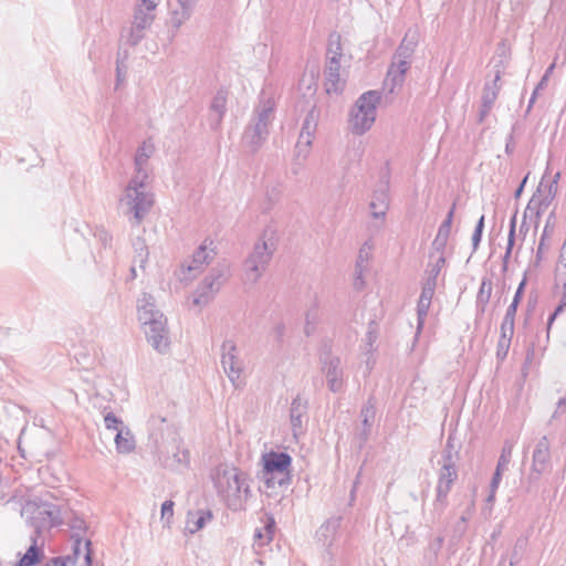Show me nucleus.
Here are the masks:
<instances>
[{"label":"nucleus","mask_w":566,"mask_h":566,"mask_svg":"<svg viewBox=\"0 0 566 566\" xmlns=\"http://www.w3.org/2000/svg\"><path fill=\"white\" fill-rule=\"evenodd\" d=\"M511 342H509L505 337H499L497 348H496V357L503 360L510 349Z\"/></svg>","instance_id":"obj_50"},{"label":"nucleus","mask_w":566,"mask_h":566,"mask_svg":"<svg viewBox=\"0 0 566 566\" xmlns=\"http://www.w3.org/2000/svg\"><path fill=\"white\" fill-rule=\"evenodd\" d=\"M554 220H555V213L551 212L547 218L546 224L544 227L539 242H538V247H537V251H536V255H535V265L536 266L543 260L545 249L548 248L546 242L551 238V235L554 231Z\"/></svg>","instance_id":"obj_33"},{"label":"nucleus","mask_w":566,"mask_h":566,"mask_svg":"<svg viewBox=\"0 0 566 566\" xmlns=\"http://www.w3.org/2000/svg\"><path fill=\"white\" fill-rule=\"evenodd\" d=\"M262 462L263 479L269 488L282 486L290 481L292 458L289 453L271 451L263 454Z\"/></svg>","instance_id":"obj_9"},{"label":"nucleus","mask_w":566,"mask_h":566,"mask_svg":"<svg viewBox=\"0 0 566 566\" xmlns=\"http://www.w3.org/2000/svg\"><path fill=\"white\" fill-rule=\"evenodd\" d=\"M306 402L302 401L301 397L297 396L293 399L290 408V420L293 431V437L296 439L302 433L303 417L306 413Z\"/></svg>","instance_id":"obj_25"},{"label":"nucleus","mask_w":566,"mask_h":566,"mask_svg":"<svg viewBox=\"0 0 566 566\" xmlns=\"http://www.w3.org/2000/svg\"><path fill=\"white\" fill-rule=\"evenodd\" d=\"M446 264V258L444 255H437L434 263L429 264L428 274H431L433 276H437L440 274L441 269Z\"/></svg>","instance_id":"obj_52"},{"label":"nucleus","mask_w":566,"mask_h":566,"mask_svg":"<svg viewBox=\"0 0 566 566\" xmlns=\"http://www.w3.org/2000/svg\"><path fill=\"white\" fill-rule=\"evenodd\" d=\"M331 57H335V61L340 60L342 57V46L339 35H336V40H333V36L329 39V45L327 48L326 59L327 62L331 61Z\"/></svg>","instance_id":"obj_42"},{"label":"nucleus","mask_w":566,"mask_h":566,"mask_svg":"<svg viewBox=\"0 0 566 566\" xmlns=\"http://www.w3.org/2000/svg\"><path fill=\"white\" fill-rule=\"evenodd\" d=\"M148 428L156 447L160 443H166V438L171 439L176 436V432L167 423V420L160 416H151L148 420Z\"/></svg>","instance_id":"obj_21"},{"label":"nucleus","mask_w":566,"mask_h":566,"mask_svg":"<svg viewBox=\"0 0 566 566\" xmlns=\"http://www.w3.org/2000/svg\"><path fill=\"white\" fill-rule=\"evenodd\" d=\"M411 59H403L398 57L396 54H394L391 65L395 66L397 70H403V74L406 75L407 71L410 69Z\"/></svg>","instance_id":"obj_54"},{"label":"nucleus","mask_w":566,"mask_h":566,"mask_svg":"<svg viewBox=\"0 0 566 566\" xmlns=\"http://www.w3.org/2000/svg\"><path fill=\"white\" fill-rule=\"evenodd\" d=\"M154 205V195L147 189L146 180L132 177L119 198V208L133 227L142 224Z\"/></svg>","instance_id":"obj_3"},{"label":"nucleus","mask_w":566,"mask_h":566,"mask_svg":"<svg viewBox=\"0 0 566 566\" xmlns=\"http://www.w3.org/2000/svg\"><path fill=\"white\" fill-rule=\"evenodd\" d=\"M437 279H438L437 276L428 274V277L426 279V282H424L422 289H429V290L434 291L436 286H437Z\"/></svg>","instance_id":"obj_62"},{"label":"nucleus","mask_w":566,"mask_h":566,"mask_svg":"<svg viewBox=\"0 0 566 566\" xmlns=\"http://www.w3.org/2000/svg\"><path fill=\"white\" fill-rule=\"evenodd\" d=\"M512 452L513 443L510 441H505L497 460L496 470L505 472L509 469V464L512 459Z\"/></svg>","instance_id":"obj_38"},{"label":"nucleus","mask_w":566,"mask_h":566,"mask_svg":"<svg viewBox=\"0 0 566 566\" xmlns=\"http://www.w3.org/2000/svg\"><path fill=\"white\" fill-rule=\"evenodd\" d=\"M552 464L551 443L546 436H543L536 443L532 457L531 473L538 478L547 472Z\"/></svg>","instance_id":"obj_16"},{"label":"nucleus","mask_w":566,"mask_h":566,"mask_svg":"<svg viewBox=\"0 0 566 566\" xmlns=\"http://www.w3.org/2000/svg\"><path fill=\"white\" fill-rule=\"evenodd\" d=\"M565 412H566V397H562L558 399L556 409L553 412L548 423L552 424L555 420H557Z\"/></svg>","instance_id":"obj_53"},{"label":"nucleus","mask_w":566,"mask_h":566,"mask_svg":"<svg viewBox=\"0 0 566 566\" xmlns=\"http://www.w3.org/2000/svg\"><path fill=\"white\" fill-rule=\"evenodd\" d=\"M73 539V554L65 557L67 565H75L80 556H83L84 566H92V551L91 541H83L80 534H72Z\"/></svg>","instance_id":"obj_22"},{"label":"nucleus","mask_w":566,"mask_h":566,"mask_svg":"<svg viewBox=\"0 0 566 566\" xmlns=\"http://www.w3.org/2000/svg\"><path fill=\"white\" fill-rule=\"evenodd\" d=\"M39 536L31 535L32 545L28 548L24 555L20 558L19 566H34L44 556L43 549L38 545Z\"/></svg>","instance_id":"obj_32"},{"label":"nucleus","mask_w":566,"mask_h":566,"mask_svg":"<svg viewBox=\"0 0 566 566\" xmlns=\"http://www.w3.org/2000/svg\"><path fill=\"white\" fill-rule=\"evenodd\" d=\"M174 505L175 503L171 500H167L161 504V521L164 522V526L170 527L174 516Z\"/></svg>","instance_id":"obj_46"},{"label":"nucleus","mask_w":566,"mask_h":566,"mask_svg":"<svg viewBox=\"0 0 566 566\" xmlns=\"http://www.w3.org/2000/svg\"><path fill=\"white\" fill-rule=\"evenodd\" d=\"M513 335H514V328L501 327L500 337H505L509 342H511Z\"/></svg>","instance_id":"obj_64"},{"label":"nucleus","mask_w":566,"mask_h":566,"mask_svg":"<svg viewBox=\"0 0 566 566\" xmlns=\"http://www.w3.org/2000/svg\"><path fill=\"white\" fill-rule=\"evenodd\" d=\"M137 311L147 342L158 353L167 352L170 345L167 318L156 307L153 295L143 293L137 302Z\"/></svg>","instance_id":"obj_2"},{"label":"nucleus","mask_w":566,"mask_h":566,"mask_svg":"<svg viewBox=\"0 0 566 566\" xmlns=\"http://www.w3.org/2000/svg\"><path fill=\"white\" fill-rule=\"evenodd\" d=\"M452 449L453 446L451 443V439L449 438L447 441L446 450L443 451L441 460L439 461V463H441V468L436 488V500L433 502L434 511L439 513H442L447 507L448 495L454 481L458 478V471Z\"/></svg>","instance_id":"obj_7"},{"label":"nucleus","mask_w":566,"mask_h":566,"mask_svg":"<svg viewBox=\"0 0 566 566\" xmlns=\"http://www.w3.org/2000/svg\"><path fill=\"white\" fill-rule=\"evenodd\" d=\"M492 294V281L488 277H483L478 295H476V307L484 312Z\"/></svg>","instance_id":"obj_37"},{"label":"nucleus","mask_w":566,"mask_h":566,"mask_svg":"<svg viewBox=\"0 0 566 566\" xmlns=\"http://www.w3.org/2000/svg\"><path fill=\"white\" fill-rule=\"evenodd\" d=\"M543 350L544 348H536L535 345L532 343L526 349V361L532 364L543 354Z\"/></svg>","instance_id":"obj_56"},{"label":"nucleus","mask_w":566,"mask_h":566,"mask_svg":"<svg viewBox=\"0 0 566 566\" xmlns=\"http://www.w3.org/2000/svg\"><path fill=\"white\" fill-rule=\"evenodd\" d=\"M322 316L323 312L321 310L318 298L317 296H315L305 313L304 333L306 334V336H311L314 334L316 325L321 322Z\"/></svg>","instance_id":"obj_29"},{"label":"nucleus","mask_w":566,"mask_h":566,"mask_svg":"<svg viewBox=\"0 0 566 566\" xmlns=\"http://www.w3.org/2000/svg\"><path fill=\"white\" fill-rule=\"evenodd\" d=\"M275 103L271 97L261 98L254 109V116L243 133V144L256 151L269 136V127L274 119Z\"/></svg>","instance_id":"obj_5"},{"label":"nucleus","mask_w":566,"mask_h":566,"mask_svg":"<svg viewBox=\"0 0 566 566\" xmlns=\"http://www.w3.org/2000/svg\"><path fill=\"white\" fill-rule=\"evenodd\" d=\"M22 515L33 528V536H42L44 531L63 524V517L59 505L43 500L27 502L22 509Z\"/></svg>","instance_id":"obj_4"},{"label":"nucleus","mask_w":566,"mask_h":566,"mask_svg":"<svg viewBox=\"0 0 566 566\" xmlns=\"http://www.w3.org/2000/svg\"><path fill=\"white\" fill-rule=\"evenodd\" d=\"M222 284V273L220 271H212L195 291L192 304L199 307L207 305Z\"/></svg>","instance_id":"obj_14"},{"label":"nucleus","mask_w":566,"mask_h":566,"mask_svg":"<svg viewBox=\"0 0 566 566\" xmlns=\"http://www.w3.org/2000/svg\"><path fill=\"white\" fill-rule=\"evenodd\" d=\"M321 364L328 389L335 394L340 392L344 388V370L340 358L325 353L321 356Z\"/></svg>","instance_id":"obj_13"},{"label":"nucleus","mask_w":566,"mask_h":566,"mask_svg":"<svg viewBox=\"0 0 566 566\" xmlns=\"http://www.w3.org/2000/svg\"><path fill=\"white\" fill-rule=\"evenodd\" d=\"M419 34L417 30H408L396 51V55L403 59H411L418 45Z\"/></svg>","instance_id":"obj_30"},{"label":"nucleus","mask_w":566,"mask_h":566,"mask_svg":"<svg viewBox=\"0 0 566 566\" xmlns=\"http://www.w3.org/2000/svg\"><path fill=\"white\" fill-rule=\"evenodd\" d=\"M221 365L233 386L241 385L243 361L239 358V350L233 340L227 339L221 345Z\"/></svg>","instance_id":"obj_12"},{"label":"nucleus","mask_w":566,"mask_h":566,"mask_svg":"<svg viewBox=\"0 0 566 566\" xmlns=\"http://www.w3.org/2000/svg\"><path fill=\"white\" fill-rule=\"evenodd\" d=\"M566 307V281L564 282V291H563V295H562V298H560V303L559 305L555 308V311L549 315L548 317V321H547V332L549 331L553 322L555 321V318L564 311V308ZM548 339V334L546 335V340Z\"/></svg>","instance_id":"obj_48"},{"label":"nucleus","mask_w":566,"mask_h":566,"mask_svg":"<svg viewBox=\"0 0 566 566\" xmlns=\"http://www.w3.org/2000/svg\"><path fill=\"white\" fill-rule=\"evenodd\" d=\"M214 256L212 251H208L206 245H200L192 255L191 263L187 266L188 272H198L202 265L209 263Z\"/></svg>","instance_id":"obj_35"},{"label":"nucleus","mask_w":566,"mask_h":566,"mask_svg":"<svg viewBox=\"0 0 566 566\" xmlns=\"http://www.w3.org/2000/svg\"><path fill=\"white\" fill-rule=\"evenodd\" d=\"M361 422L364 427H371L375 418V407L368 402L360 411Z\"/></svg>","instance_id":"obj_47"},{"label":"nucleus","mask_w":566,"mask_h":566,"mask_svg":"<svg viewBox=\"0 0 566 566\" xmlns=\"http://www.w3.org/2000/svg\"><path fill=\"white\" fill-rule=\"evenodd\" d=\"M433 294H434V291L429 290V289H422L419 298L431 303Z\"/></svg>","instance_id":"obj_63"},{"label":"nucleus","mask_w":566,"mask_h":566,"mask_svg":"<svg viewBox=\"0 0 566 566\" xmlns=\"http://www.w3.org/2000/svg\"><path fill=\"white\" fill-rule=\"evenodd\" d=\"M318 119L319 111L316 109L315 106H313L304 118L298 138L305 139L306 143H313V138L315 136L316 128L318 125Z\"/></svg>","instance_id":"obj_28"},{"label":"nucleus","mask_w":566,"mask_h":566,"mask_svg":"<svg viewBox=\"0 0 566 566\" xmlns=\"http://www.w3.org/2000/svg\"><path fill=\"white\" fill-rule=\"evenodd\" d=\"M212 520L211 511L198 510L189 511L186 521V531L190 534L199 532Z\"/></svg>","instance_id":"obj_26"},{"label":"nucleus","mask_w":566,"mask_h":566,"mask_svg":"<svg viewBox=\"0 0 566 566\" xmlns=\"http://www.w3.org/2000/svg\"><path fill=\"white\" fill-rule=\"evenodd\" d=\"M153 145L143 143L140 147H138L135 155V175L133 177H140V179L147 180L148 174L146 170V165L148 159L153 154Z\"/></svg>","instance_id":"obj_27"},{"label":"nucleus","mask_w":566,"mask_h":566,"mask_svg":"<svg viewBox=\"0 0 566 566\" xmlns=\"http://www.w3.org/2000/svg\"><path fill=\"white\" fill-rule=\"evenodd\" d=\"M198 0H169L170 20L178 29L190 19Z\"/></svg>","instance_id":"obj_20"},{"label":"nucleus","mask_w":566,"mask_h":566,"mask_svg":"<svg viewBox=\"0 0 566 566\" xmlns=\"http://www.w3.org/2000/svg\"><path fill=\"white\" fill-rule=\"evenodd\" d=\"M389 177L384 176L378 186L373 191L371 200L369 203L373 218L384 220L389 209Z\"/></svg>","instance_id":"obj_15"},{"label":"nucleus","mask_w":566,"mask_h":566,"mask_svg":"<svg viewBox=\"0 0 566 566\" xmlns=\"http://www.w3.org/2000/svg\"><path fill=\"white\" fill-rule=\"evenodd\" d=\"M502 474H503V471H500V470H496L495 469V472L493 474V478L491 480V484H490V489H491V493L488 497V501H492L493 497H494V494L500 485V482L502 480Z\"/></svg>","instance_id":"obj_55"},{"label":"nucleus","mask_w":566,"mask_h":566,"mask_svg":"<svg viewBox=\"0 0 566 566\" xmlns=\"http://www.w3.org/2000/svg\"><path fill=\"white\" fill-rule=\"evenodd\" d=\"M217 493L232 511L244 507L251 497V478L248 472L228 464H219L212 473Z\"/></svg>","instance_id":"obj_1"},{"label":"nucleus","mask_w":566,"mask_h":566,"mask_svg":"<svg viewBox=\"0 0 566 566\" xmlns=\"http://www.w3.org/2000/svg\"><path fill=\"white\" fill-rule=\"evenodd\" d=\"M311 146H312V143H306L305 139H297V143H296V156L298 158H303V159H306L308 154H310V149H311Z\"/></svg>","instance_id":"obj_51"},{"label":"nucleus","mask_w":566,"mask_h":566,"mask_svg":"<svg viewBox=\"0 0 566 566\" xmlns=\"http://www.w3.org/2000/svg\"><path fill=\"white\" fill-rule=\"evenodd\" d=\"M501 78V72L497 71L492 83H486L483 87L481 96V108L479 111V123H483L490 114L500 92L499 81Z\"/></svg>","instance_id":"obj_19"},{"label":"nucleus","mask_w":566,"mask_h":566,"mask_svg":"<svg viewBox=\"0 0 566 566\" xmlns=\"http://www.w3.org/2000/svg\"><path fill=\"white\" fill-rule=\"evenodd\" d=\"M115 444L119 453H129L135 449V439L128 427L118 430L115 436Z\"/></svg>","instance_id":"obj_34"},{"label":"nucleus","mask_w":566,"mask_h":566,"mask_svg":"<svg viewBox=\"0 0 566 566\" xmlns=\"http://www.w3.org/2000/svg\"><path fill=\"white\" fill-rule=\"evenodd\" d=\"M449 238H441L440 235H436L430 251V259H434L437 255H444V250L447 248Z\"/></svg>","instance_id":"obj_45"},{"label":"nucleus","mask_w":566,"mask_h":566,"mask_svg":"<svg viewBox=\"0 0 566 566\" xmlns=\"http://www.w3.org/2000/svg\"><path fill=\"white\" fill-rule=\"evenodd\" d=\"M454 211H455V203H453L452 207L450 208V210L448 211L444 220L442 221V223L440 224V227L438 229L437 235H440L441 238L442 237L449 238L450 232H451Z\"/></svg>","instance_id":"obj_39"},{"label":"nucleus","mask_w":566,"mask_h":566,"mask_svg":"<svg viewBox=\"0 0 566 566\" xmlns=\"http://www.w3.org/2000/svg\"><path fill=\"white\" fill-rule=\"evenodd\" d=\"M340 63L331 57L325 69V90L328 94L340 93L344 87V82L340 78Z\"/></svg>","instance_id":"obj_24"},{"label":"nucleus","mask_w":566,"mask_h":566,"mask_svg":"<svg viewBox=\"0 0 566 566\" xmlns=\"http://www.w3.org/2000/svg\"><path fill=\"white\" fill-rule=\"evenodd\" d=\"M380 94L377 91H368L356 101L349 114V129L355 135H363L369 130L376 120L377 105Z\"/></svg>","instance_id":"obj_6"},{"label":"nucleus","mask_w":566,"mask_h":566,"mask_svg":"<svg viewBox=\"0 0 566 566\" xmlns=\"http://www.w3.org/2000/svg\"><path fill=\"white\" fill-rule=\"evenodd\" d=\"M274 249V242L271 240L255 243L253 251L244 263L245 275L249 281L256 282L262 276L272 259Z\"/></svg>","instance_id":"obj_10"},{"label":"nucleus","mask_w":566,"mask_h":566,"mask_svg":"<svg viewBox=\"0 0 566 566\" xmlns=\"http://www.w3.org/2000/svg\"><path fill=\"white\" fill-rule=\"evenodd\" d=\"M403 70H397L390 64L386 78L384 81L382 90L388 94H394L397 88H401L405 83Z\"/></svg>","instance_id":"obj_31"},{"label":"nucleus","mask_w":566,"mask_h":566,"mask_svg":"<svg viewBox=\"0 0 566 566\" xmlns=\"http://www.w3.org/2000/svg\"><path fill=\"white\" fill-rule=\"evenodd\" d=\"M156 449L159 460L166 468L179 470L188 467L190 461L189 451L181 447L176 436L170 439L169 444L160 443Z\"/></svg>","instance_id":"obj_11"},{"label":"nucleus","mask_w":566,"mask_h":566,"mask_svg":"<svg viewBox=\"0 0 566 566\" xmlns=\"http://www.w3.org/2000/svg\"><path fill=\"white\" fill-rule=\"evenodd\" d=\"M558 271H564L566 273V239L562 247L560 254H559V261L557 264Z\"/></svg>","instance_id":"obj_58"},{"label":"nucleus","mask_w":566,"mask_h":566,"mask_svg":"<svg viewBox=\"0 0 566 566\" xmlns=\"http://www.w3.org/2000/svg\"><path fill=\"white\" fill-rule=\"evenodd\" d=\"M285 324L283 322H279L273 326L272 335L274 339L279 343H281L285 336Z\"/></svg>","instance_id":"obj_57"},{"label":"nucleus","mask_w":566,"mask_h":566,"mask_svg":"<svg viewBox=\"0 0 566 566\" xmlns=\"http://www.w3.org/2000/svg\"><path fill=\"white\" fill-rule=\"evenodd\" d=\"M342 525V517L334 516L328 518L318 530V536L326 547L325 552L329 562H333L337 555V548L334 547V542Z\"/></svg>","instance_id":"obj_17"},{"label":"nucleus","mask_w":566,"mask_h":566,"mask_svg":"<svg viewBox=\"0 0 566 566\" xmlns=\"http://www.w3.org/2000/svg\"><path fill=\"white\" fill-rule=\"evenodd\" d=\"M67 524L73 534L77 533L80 534V537H82V534L87 530L86 522L80 516H73Z\"/></svg>","instance_id":"obj_49"},{"label":"nucleus","mask_w":566,"mask_h":566,"mask_svg":"<svg viewBox=\"0 0 566 566\" xmlns=\"http://www.w3.org/2000/svg\"><path fill=\"white\" fill-rule=\"evenodd\" d=\"M431 303L423 301L419 298L418 305H417V316H418V326H417V334L421 331L424 319L428 315V311L430 308Z\"/></svg>","instance_id":"obj_44"},{"label":"nucleus","mask_w":566,"mask_h":566,"mask_svg":"<svg viewBox=\"0 0 566 566\" xmlns=\"http://www.w3.org/2000/svg\"><path fill=\"white\" fill-rule=\"evenodd\" d=\"M43 566H67V562L63 557H53L49 559Z\"/></svg>","instance_id":"obj_61"},{"label":"nucleus","mask_w":566,"mask_h":566,"mask_svg":"<svg viewBox=\"0 0 566 566\" xmlns=\"http://www.w3.org/2000/svg\"><path fill=\"white\" fill-rule=\"evenodd\" d=\"M134 11L132 27L122 31V39L129 45H137L144 38L146 30L151 25L155 19L153 13L157 7L156 0H139Z\"/></svg>","instance_id":"obj_8"},{"label":"nucleus","mask_w":566,"mask_h":566,"mask_svg":"<svg viewBox=\"0 0 566 566\" xmlns=\"http://www.w3.org/2000/svg\"><path fill=\"white\" fill-rule=\"evenodd\" d=\"M371 427H364L358 431L357 437L360 441V446L366 443L369 438Z\"/></svg>","instance_id":"obj_59"},{"label":"nucleus","mask_w":566,"mask_h":566,"mask_svg":"<svg viewBox=\"0 0 566 566\" xmlns=\"http://www.w3.org/2000/svg\"><path fill=\"white\" fill-rule=\"evenodd\" d=\"M104 424L107 430H115L116 433L119 429L126 428L122 419L116 417L112 411L104 416Z\"/></svg>","instance_id":"obj_43"},{"label":"nucleus","mask_w":566,"mask_h":566,"mask_svg":"<svg viewBox=\"0 0 566 566\" xmlns=\"http://www.w3.org/2000/svg\"><path fill=\"white\" fill-rule=\"evenodd\" d=\"M526 546H527L526 537H518L516 539L512 555H511V559H510L511 566L516 565L521 560L522 554L524 553Z\"/></svg>","instance_id":"obj_40"},{"label":"nucleus","mask_w":566,"mask_h":566,"mask_svg":"<svg viewBox=\"0 0 566 566\" xmlns=\"http://www.w3.org/2000/svg\"><path fill=\"white\" fill-rule=\"evenodd\" d=\"M555 196L556 186H554V184L547 185L546 192L544 195L534 193L525 209L524 219L527 217H535L538 219L541 213H543L551 206Z\"/></svg>","instance_id":"obj_18"},{"label":"nucleus","mask_w":566,"mask_h":566,"mask_svg":"<svg viewBox=\"0 0 566 566\" xmlns=\"http://www.w3.org/2000/svg\"><path fill=\"white\" fill-rule=\"evenodd\" d=\"M482 231L480 228H475L472 234V247L473 251H475L481 242L482 239Z\"/></svg>","instance_id":"obj_60"},{"label":"nucleus","mask_w":566,"mask_h":566,"mask_svg":"<svg viewBox=\"0 0 566 566\" xmlns=\"http://www.w3.org/2000/svg\"><path fill=\"white\" fill-rule=\"evenodd\" d=\"M133 248H134V260L133 262L135 264H138L139 269L145 270L146 263L148 261V247L145 242V240L140 237L136 238L133 241Z\"/></svg>","instance_id":"obj_36"},{"label":"nucleus","mask_w":566,"mask_h":566,"mask_svg":"<svg viewBox=\"0 0 566 566\" xmlns=\"http://www.w3.org/2000/svg\"><path fill=\"white\" fill-rule=\"evenodd\" d=\"M515 227H516V213H514L510 220V231L507 238V245L503 256V261L506 262L512 253V249L515 242Z\"/></svg>","instance_id":"obj_41"},{"label":"nucleus","mask_w":566,"mask_h":566,"mask_svg":"<svg viewBox=\"0 0 566 566\" xmlns=\"http://www.w3.org/2000/svg\"><path fill=\"white\" fill-rule=\"evenodd\" d=\"M227 92L220 90L212 98L209 109V125L212 130L219 129L226 114Z\"/></svg>","instance_id":"obj_23"}]
</instances>
